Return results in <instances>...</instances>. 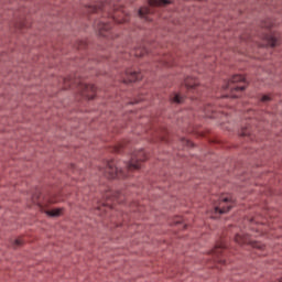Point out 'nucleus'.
I'll return each mask as SVG.
<instances>
[{"instance_id": "obj_1", "label": "nucleus", "mask_w": 282, "mask_h": 282, "mask_svg": "<svg viewBox=\"0 0 282 282\" xmlns=\"http://www.w3.org/2000/svg\"><path fill=\"white\" fill-rule=\"evenodd\" d=\"M149 160L147 158V153L144 151H138L132 154L129 162L127 163V171H130L131 173L135 171H140L142 169V163L147 162Z\"/></svg>"}, {"instance_id": "obj_2", "label": "nucleus", "mask_w": 282, "mask_h": 282, "mask_svg": "<svg viewBox=\"0 0 282 282\" xmlns=\"http://www.w3.org/2000/svg\"><path fill=\"white\" fill-rule=\"evenodd\" d=\"M104 175L108 180H126L127 177V173H124V171L122 170H119L116 161L113 160L108 161L105 167Z\"/></svg>"}, {"instance_id": "obj_3", "label": "nucleus", "mask_w": 282, "mask_h": 282, "mask_svg": "<svg viewBox=\"0 0 282 282\" xmlns=\"http://www.w3.org/2000/svg\"><path fill=\"white\" fill-rule=\"evenodd\" d=\"M235 242L239 246H251V248H256L257 250H265V245L261 243L257 240H250L249 235H239L235 236Z\"/></svg>"}, {"instance_id": "obj_4", "label": "nucleus", "mask_w": 282, "mask_h": 282, "mask_svg": "<svg viewBox=\"0 0 282 282\" xmlns=\"http://www.w3.org/2000/svg\"><path fill=\"white\" fill-rule=\"evenodd\" d=\"M96 91H98V88L94 84L82 85V96L87 98V100H94L96 98Z\"/></svg>"}, {"instance_id": "obj_5", "label": "nucleus", "mask_w": 282, "mask_h": 282, "mask_svg": "<svg viewBox=\"0 0 282 282\" xmlns=\"http://www.w3.org/2000/svg\"><path fill=\"white\" fill-rule=\"evenodd\" d=\"M127 79H123V85H129L130 83H138V80H142L141 72H126Z\"/></svg>"}, {"instance_id": "obj_6", "label": "nucleus", "mask_w": 282, "mask_h": 282, "mask_svg": "<svg viewBox=\"0 0 282 282\" xmlns=\"http://www.w3.org/2000/svg\"><path fill=\"white\" fill-rule=\"evenodd\" d=\"M184 85L188 91H195L197 87H199V79L194 78V77H186L184 80Z\"/></svg>"}, {"instance_id": "obj_7", "label": "nucleus", "mask_w": 282, "mask_h": 282, "mask_svg": "<svg viewBox=\"0 0 282 282\" xmlns=\"http://www.w3.org/2000/svg\"><path fill=\"white\" fill-rule=\"evenodd\" d=\"M95 25L98 30V34L99 36H107V34H105V32H109V30H111V24L109 22H101V21H97L95 22Z\"/></svg>"}, {"instance_id": "obj_8", "label": "nucleus", "mask_w": 282, "mask_h": 282, "mask_svg": "<svg viewBox=\"0 0 282 282\" xmlns=\"http://www.w3.org/2000/svg\"><path fill=\"white\" fill-rule=\"evenodd\" d=\"M148 4L151 8H162V6L173 4V0H148Z\"/></svg>"}, {"instance_id": "obj_9", "label": "nucleus", "mask_w": 282, "mask_h": 282, "mask_svg": "<svg viewBox=\"0 0 282 282\" xmlns=\"http://www.w3.org/2000/svg\"><path fill=\"white\" fill-rule=\"evenodd\" d=\"M246 80V77H243L242 75H232L228 82L227 85L225 87V89H229L230 85H235V83H243Z\"/></svg>"}, {"instance_id": "obj_10", "label": "nucleus", "mask_w": 282, "mask_h": 282, "mask_svg": "<svg viewBox=\"0 0 282 282\" xmlns=\"http://www.w3.org/2000/svg\"><path fill=\"white\" fill-rule=\"evenodd\" d=\"M149 14H151V9L149 7L139 8L138 10L139 19H144V21H151V19H149Z\"/></svg>"}, {"instance_id": "obj_11", "label": "nucleus", "mask_w": 282, "mask_h": 282, "mask_svg": "<svg viewBox=\"0 0 282 282\" xmlns=\"http://www.w3.org/2000/svg\"><path fill=\"white\" fill-rule=\"evenodd\" d=\"M263 40L267 43V47H276L279 40L273 35H264Z\"/></svg>"}, {"instance_id": "obj_12", "label": "nucleus", "mask_w": 282, "mask_h": 282, "mask_svg": "<svg viewBox=\"0 0 282 282\" xmlns=\"http://www.w3.org/2000/svg\"><path fill=\"white\" fill-rule=\"evenodd\" d=\"M63 213V208H54L51 210H46L45 215H47V217H61Z\"/></svg>"}, {"instance_id": "obj_13", "label": "nucleus", "mask_w": 282, "mask_h": 282, "mask_svg": "<svg viewBox=\"0 0 282 282\" xmlns=\"http://www.w3.org/2000/svg\"><path fill=\"white\" fill-rule=\"evenodd\" d=\"M148 52L144 47H137L134 48V56L137 58H142V56H147Z\"/></svg>"}, {"instance_id": "obj_14", "label": "nucleus", "mask_w": 282, "mask_h": 282, "mask_svg": "<svg viewBox=\"0 0 282 282\" xmlns=\"http://www.w3.org/2000/svg\"><path fill=\"white\" fill-rule=\"evenodd\" d=\"M232 210V206H227V207H215V213H219V215H226V213H230Z\"/></svg>"}, {"instance_id": "obj_15", "label": "nucleus", "mask_w": 282, "mask_h": 282, "mask_svg": "<svg viewBox=\"0 0 282 282\" xmlns=\"http://www.w3.org/2000/svg\"><path fill=\"white\" fill-rule=\"evenodd\" d=\"M86 8H88V12H89L90 14H94V13L98 12V10H100L99 7L96 6V4L88 6V7H86Z\"/></svg>"}, {"instance_id": "obj_16", "label": "nucleus", "mask_w": 282, "mask_h": 282, "mask_svg": "<svg viewBox=\"0 0 282 282\" xmlns=\"http://www.w3.org/2000/svg\"><path fill=\"white\" fill-rule=\"evenodd\" d=\"M230 91H246L247 87L246 86H235V87H229Z\"/></svg>"}, {"instance_id": "obj_17", "label": "nucleus", "mask_w": 282, "mask_h": 282, "mask_svg": "<svg viewBox=\"0 0 282 282\" xmlns=\"http://www.w3.org/2000/svg\"><path fill=\"white\" fill-rule=\"evenodd\" d=\"M173 101L176 102V105H182V102H184V97L175 95Z\"/></svg>"}, {"instance_id": "obj_18", "label": "nucleus", "mask_w": 282, "mask_h": 282, "mask_svg": "<svg viewBox=\"0 0 282 282\" xmlns=\"http://www.w3.org/2000/svg\"><path fill=\"white\" fill-rule=\"evenodd\" d=\"M239 135L241 138H246V137L250 135V132L248 131V128H241V130L239 132Z\"/></svg>"}, {"instance_id": "obj_19", "label": "nucleus", "mask_w": 282, "mask_h": 282, "mask_svg": "<svg viewBox=\"0 0 282 282\" xmlns=\"http://www.w3.org/2000/svg\"><path fill=\"white\" fill-rule=\"evenodd\" d=\"M260 100H261V102H270V100H272V98L268 95H263Z\"/></svg>"}, {"instance_id": "obj_20", "label": "nucleus", "mask_w": 282, "mask_h": 282, "mask_svg": "<svg viewBox=\"0 0 282 282\" xmlns=\"http://www.w3.org/2000/svg\"><path fill=\"white\" fill-rule=\"evenodd\" d=\"M124 148V145L122 144H118L115 147V153H122V149Z\"/></svg>"}, {"instance_id": "obj_21", "label": "nucleus", "mask_w": 282, "mask_h": 282, "mask_svg": "<svg viewBox=\"0 0 282 282\" xmlns=\"http://www.w3.org/2000/svg\"><path fill=\"white\" fill-rule=\"evenodd\" d=\"M15 28H18L19 30H23V28H25V23L23 22L17 23Z\"/></svg>"}, {"instance_id": "obj_22", "label": "nucleus", "mask_w": 282, "mask_h": 282, "mask_svg": "<svg viewBox=\"0 0 282 282\" xmlns=\"http://www.w3.org/2000/svg\"><path fill=\"white\" fill-rule=\"evenodd\" d=\"M13 246H23V241H21L20 239H15L13 241Z\"/></svg>"}, {"instance_id": "obj_23", "label": "nucleus", "mask_w": 282, "mask_h": 282, "mask_svg": "<svg viewBox=\"0 0 282 282\" xmlns=\"http://www.w3.org/2000/svg\"><path fill=\"white\" fill-rule=\"evenodd\" d=\"M261 26L267 28L268 30H270L272 28V24H271V22H269L268 24L262 22Z\"/></svg>"}, {"instance_id": "obj_24", "label": "nucleus", "mask_w": 282, "mask_h": 282, "mask_svg": "<svg viewBox=\"0 0 282 282\" xmlns=\"http://www.w3.org/2000/svg\"><path fill=\"white\" fill-rule=\"evenodd\" d=\"M69 170L73 171V173H76V165L75 164H70L69 165Z\"/></svg>"}, {"instance_id": "obj_25", "label": "nucleus", "mask_w": 282, "mask_h": 282, "mask_svg": "<svg viewBox=\"0 0 282 282\" xmlns=\"http://www.w3.org/2000/svg\"><path fill=\"white\" fill-rule=\"evenodd\" d=\"M223 202H224V203H228V202H230V198L225 197V198H223Z\"/></svg>"}, {"instance_id": "obj_26", "label": "nucleus", "mask_w": 282, "mask_h": 282, "mask_svg": "<svg viewBox=\"0 0 282 282\" xmlns=\"http://www.w3.org/2000/svg\"><path fill=\"white\" fill-rule=\"evenodd\" d=\"M217 248H224V246H216L214 252H217Z\"/></svg>"}, {"instance_id": "obj_27", "label": "nucleus", "mask_w": 282, "mask_h": 282, "mask_svg": "<svg viewBox=\"0 0 282 282\" xmlns=\"http://www.w3.org/2000/svg\"><path fill=\"white\" fill-rule=\"evenodd\" d=\"M129 105H138V101H130Z\"/></svg>"}, {"instance_id": "obj_28", "label": "nucleus", "mask_w": 282, "mask_h": 282, "mask_svg": "<svg viewBox=\"0 0 282 282\" xmlns=\"http://www.w3.org/2000/svg\"><path fill=\"white\" fill-rule=\"evenodd\" d=\"M231 98L237 99V98H239V96L232 95Z\"/></svg>"}, {"instance_id": "obj_29", "label": "nucleus", "mask_w": 282, "mask_h": 282, "mask_svg": "<svg viewBox=\"0 0 282 282\" xmlns=\"http://www.w3.org/2000/svg\"><path fill=\"white\" fill-rule=\"evenodd\" d=\"M220 263H226V260H220Z\"/></svg>"}, {"instance_id": "obj_30", "label": "nucleus", "mask_w": 282, "mask_h": 282, "mask_svg": "<svg viewBox=\"0 0 282 282\" xmlns=\"http://www.w3.org/2000/svg\"><path fill=\"white\" fill-rule=\"evenodd\" d=\"M278 282H282V278H280V279L278 280Z\"/></svg>"}]
</instances>
